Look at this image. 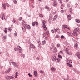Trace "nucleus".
I'll return each instance as SVG.
<instances>
[{"label": "nucleus", "mask_w": 80, "mask_h": 80, "mask_svg": "<svg viewBox=\"0 0 80 80\" xmlns=\"http://www.w3.org/2000/svg\"><path fill=\"white\" fill-rule=\"evenodd\" d=\"M80 28H78L73 30V33L69 32H68V34L69 35H73L74 36H77V35H78V33H77V32H80Z\"/></svg>", "instance_id": "obj_1"}, {"label": "nucleus", "mask_w": 80, "mask_h": 80, "mask_svg": "<svg viewBox=\"0 0 80 80\" xmlns=\"http://www.w3.org/2000/svg\"><path fill=\"white\" fill-rule=\"evenodd\" d=\"M12 64L14 65V66L16 67H17V68H18V65L17 64V63L14 62L12 60H10Z\"/></svg>", "instance_id": "obj_2"}, {"label": "nucleus", "mask_w": 80, "mask_h": 80, "mask_svg": "<svg viewBox=\"0 0 80 80\" xmlns=\"http://www.w3.org/2000/svg\"><path fill=\"white\" fill-rule=\"evenodd\" d=\"M23 27H24V28H25L26 29L27 28H28V29L29 30H30V26L29 25H27V24H24L23 25Z\"/></svg>", "instance_id": "obj_3"}, {"label": "nucleus", "mask_w": 80, "mask_h": 80, "mask_svg": "<svg viewBox=\"0 0 80 80\" xmlns=\"http://www.w3.org/2000/svg\"><path fill=\"white\" fill-rule=\"evenodd\" d=\"M52 61L54 62H55L56 60H57V57H56V56L55 55V54H53L52 56Z\"/></svg>", "instance_id": "obj_4"}, {"label": "nucleus", "mask_w": 80, "mask_h": 80, "mask_svg": "<svg viewBox=\"0 0 80 80\" xmlns=\"http://www.w3.org/2000/svg\"><path fill=\"white\" fill-rule=\"evenodd\" d=\"M30 48H35V46L33 44H31L30 46Z\"/></svg>", "instance_id": "obj_5"}, {"label": "nucleus", "mask_w": 80, "mask_h": 80, "mask_svg": "<svg viewBox=\"0 0 80 80\" xmlns=\"http://www.w3.org/2000/svg\"><path fill=\"white\" fill-rule=\"evenodd\" d=\"M63 28H67L68 29H69V30H70V28H69V27H68L67 26V25H63Z\"/></svg>", "instance_id": "obj_6"}, {"label": "nucleus", "mask_w": 80, "mask_h": 80, "mask_svg": "<svg viewBox=\"0 0 80 80\" xmlns=\"http://www.w3.org/2000/svg\"><path fill=\"white\" fill-rule=\"evenodd\" d=\"M10 70H11V69L10 68H9L8 69V70H6L5 72V73H9L10 72Z\"/></svg>", "instance_id": "obj_7"}, {"label": "nucleus", "mask_w": 80, "mask_h": 80, "mask_svg": "<svg viewBox=\"0 0 80 80\" xmlns=\"http://www.w3.org/2000/svg\"><path fill=\"white\" fill-rule=\"evenodd\" d=\"M51 71L52 72H55L56 70V69L55 68L52 67L51 68Z\"/></svg>", "instance_id": "obj_8"}, {"label": "nucleus", "mask_w": 80, "mask_h": 80, "mask_svg": "<svg viewBox=\"0 0 80 80\" xmlns=\"http://www.w3.org/2000/svg\"><path fill=\"white\" fill-rule=\"evenodd\" d=\"M5 78L6 80H10V76H5Z\"/></svg>", "instance_id": "obj_9"}, {"label": "nucleus", "mask_w": 80, "mask_h": 80, "mask_svg": "<svg viewBox=\"0 0 80 80\" xmlns=\"http://www.w3.org/2000/svg\"><path fill=\"white\" fill-rule=\"evenodd\" d=\"M68 18V20H71V15H69L67 16Z\"/></svg>", "instance_id": "obj_10"}, {"label": "nucleus", "mask_w": 80, "mask_h": 80, "mask_svg": "<svg viewBox=\"0 0 80 80\" xmlns=\"http://www.w3.org/2000/svg\"><path fill=\"white\" fill-rule=\"evenodd\" d=\"M72 10L73 9H72V8H70L69 10V13H71V14H72L73 13Z\"/></svg>", "instance_id": "obj_11"}, {"label": "nucleus", "mask_w": 80, "mask_h": 80, "mask_svg": "<svg viewBox=\"0 0 80 80\" xmlns=\"http://www.w3.org/2000/svg\"><path fill=\"white\" fill-rule=\"evenodd\" d=\"M57 51V48L56 47H55L53 50V51L54 53H56Z\"/></svg>", "instance_id": "obj_12"}, {"label": "nucleus", "mask_w": 80, "mask_h": 80, "mask_svg": "<svg viewBox=\"0 0 80 80\" xmlns=\"http://www.w3.org/2000/svg\"><path fill=\"white\" fill-rule=\"evenodd\" d=\"M67 54L68 55H72V54H73V53H72V52H68L67 53Z\"/></svg>", "instance_id": "obj_13"}, {"label": "nucleus", "mask_w": 80, "mask_h": 80, "mask_svg": "<svg viewBox=\"0 0 80 80\" xmlns=\"http://www.w3.org/2000/svg\"><path fill=\"white\" fill-rule=\"evenodd\" d=\"M1 18L2 20H5V15H4V14H3L2 17H1Z\"/></svg>", "instance_id": "obj_14"}, {"label": "nucleus", "mask_w": 80, "mask_h": 80, "mask_svg": "<svg viewBox=\"0 0 80 80\" xmlns=\"http://www.w3.org/2000/svg\"><path fill=\"white\" fill-rule=\"evenodd\" d=\"M58 29H59V28H54V32L56 33L57 32V31H58Z\"/></svg>", "instance_id": "obj_15"}, {"label": "nucleus", "mask_w": 80, "mask_h": 80, "mask_svg": "<svg viewBox=\"0 0 80 80\" xmlns=\"http://www.w3.org/2000/svg\"><path fill=\"white\" fill-rule=\"evenodd\" d=\"M2 6L3 7L4 9V10H5V9H6V4L5 3L3 4L2 5Z\"/></svg>", "instance_id": "obj_16"}, {"label": "nucleus", "mask_w": 80, "mask_h": 80, "mask_svg": "<svg viewBox=\"0 0 80 80\" xmlns=\"http://www.w3.org/2000/svg\"><path fill=\"white\" fill-rule=\"evenodd\" d=\"M42 27L44 28V30H47V27H46V26L45 25H43L42 26Z\"/></svg>", "instance_id": "obj_17"}, {"label": "nucleus", "mask_w": 80, "mask_h": 80, "mask_svg": "<svg viewBox=\"0 0 80 80\" xmlns=\"http://www.w3.org/2000/svg\"><path fill=\"white\" fill-rule=\"evenodd\" d=\"M46 43V41L45 40L43 41L42 42V45H45Z\"/></svg>", "instance_id": "obj_18"}, {"label": "nucleus", "mask_w": 80, "mask_h": 80, "mask_svg": "<svg viewBox=\"0 0 80 80\" xmlns=\"http://www.w3.org/2000/svg\"><path fill=\"white\" fill-rule=\"evenodd\" d=\"M13 78H14V76H13V75H12L9 76L10 80V79H13Z\"/></svg>", "instance_id": "obj_19"}, {"label": "nucleus", "mask_w": 80, "mask_h": 80, "mask_svg": "<svg viewBox=\"0 0 80 80\" xmlns=\"http://www.w3.org/2000/svg\"><path fill=\"white\" fill-rule=\"evenodd\" d=\"M21 57H23V58H25V55L23 54H21Z\"/></svg>", "instance_id": "obj_20"}, {"label": "nucleus", "mask_w": 80, "mask_h": 80, "mask_svg": "<svg viewBox=\"0 0 80 80\" xmlns=\"http://www.w3.org/2000/svg\"><path fill=\"white\" fill-rule=\"evenodd\" d=\"M76 23H80V21L78 20V19H76Z\"/></svg>", "instance_id": "obj_21"}, {"label": "nucleus", "mask_w": 80, "mask_h": 80, "mask_svg": "<svg viewBox=\"0 0 80 80\" xmlns=\"http://www.w3.org/2000/svg\"><path fill=\"white\" fill-rule=\"evenodd\" d=\"M45 9H47L48 10H50V8L49 7H48V6H46L45 7Z\"/></svg>", "instance_id": "obj_22"}, {"label": "nucleus", "mask_w": 80, "mask_h": 80, "mask_svg": "<svg viewBox=\"0 0 80 80\" xmlns=\"http://www.w3.org/2000/svg\"><path fill=\"white\" fill-rule=\"evenodd\" d=\"M18 50H19V53H22V50L21 49H19Z\"/></svg>", "instance_id": "obj_23"}, {"label": "nucleus", "mask_w": 80, "mask_h": 80, "mask_svg": "<svg viewBox=\"0 0 80 80\" xmlns=\"http://www.w3.org/2000/svg\"><path fill=\"white\" fill-rule=\"evenodd\" d=\"M34 74L35 76V77H37V71H34Z\"/></svg>", "instance_id": "obj_24"}, {"label": "nucleus", "mask_w": 80, "mask_h": 80, "mask_svg": "<svg viewBox=\"0 0 80 80\" xmlns=\"http://www.w3.org/2000/svg\"><path fill=\"white\" fill-rule=\"evenodd\" d=\"M65 50L66 52V53H67L68 52H69V49H68L66 48L65 49Z\"/></svg>", "instance_id": "obj_25"}, {"label": "nucleus", "mask_w": 80, "mask_h": 80, "mask_svg": "<svg viewBox=\"0 0 80 80\" xmlns=\"http://www.w3.org/2000/svg\"><path fill=\"white\" fill-rule=\"evenodd\" d=\"M46 23V21L45 20L42 21V24L43 25H45V23Z\"/></svg>", "instance_id": "obj_26"}, {"label": "nucleus", "mask_w": 80, "mask_h": 80, "mask_svg": "<svg viewBox=\"0 0 80 80\" xmlns=\"http://www.w3.org/2000/svg\"><path fill=\"white\" fill-rule=\"evenodd\" d=\"M55 38H60V36L58 35H57L56 36Z\"/></svg>", "instance_id": "obj_27"}, {"label": "nucleus", "mask_w": 80, "mask_h": 80, "mask_svg": "<svg viewBox=\"0 0 80 80\" xmlns=\"http://www.w3.org/2000/svg\"><path fill=\"white\" fill-rule=\"evenodd\" d=\"M57 2H54L53 4V5L54 6V7H56V6H57Z\"/></svg>", "instance_id": "obj_28"}, {"label": "nucleus", "mask_w": 80, "mask_h": 80, "mask_svg": "<svg viewBox=\"0 0 80 80\" xmlns=\"http://www.w3.org/2000/svg\"><path fill=\"white\" fill-rule=\"evenodd\" d=\"M67 65L69 67H71L72 66V64H70L69 63H68L67 64Z\"/></svg>", "instance_id": "obj_29"}, {"label": "nucleus", "mask_w": 80, "mask_h": 80, "mask_svg": "<svg viewBox=\"0 0 80 80\" xmlns=\"http://www.w3.org/2000/svg\"><path fill=\"white\" fill-rule=\"evenodd\" d=\"M22 18L21 17H19V18L18 20L19 21H22Z\"/></svg>", "instance_id": "obj_30"}, {"label": "nucleus", "mask_w": 80, "mask_h": 80, "mask_svg": "<svg viewBox=\"0 0 80 80\" xmlns=\"http://www.w3.org/2000/svg\"><path fill=\"white\" fill-rule=\"evenodd\" d=\"M39 16L40 18H43V15L41 14H39Z\"/></svg>", "instance_id": "obj_31"}, {"label": "nucleus", "mask_w": 80, "mask_h": 80, "mask_svg": "<svg viewBox=\"0 0 80 80\" xmlns=\"http://www.w3.org/2000/svg\"><path fill=\"white\" fill-rule=\"evenodd\" d=\"M46 33L47 35H48V34H49V31L48 30L46 31Z\"/></svg>", "instance_id": "obj_32"}, {"label": "nucleus", "mask_w": 80, "mask_h": 80, "mask_svg": "<svg viewBox=\"0 0 80 80\" xmlns=\"http://www.w3.org/2000/svg\"><path fill=\"white\" fill-rule=\"evenodd\" d=\"M74 47H76V48H77V47H78V44L77 43H76L75 45H74Z\"/></svg>", "instance_id": "obj_33"}, {"label": "nucleus", "mask_w": 80, "mask_h": 80, "mask_svg": "<svg viewBox=\"0 0 80 80\" xmlns=\"http://www.w3.org/2000/svg\"><path fill=\"white\" fill-rule=\"evenodd\" d=\"M25 21H22V25L23 26L25 25Z\"/></svg>", "instance_id": "obj_34"}, {"label": "nucleus", "mask_w": 80, "mask_h": 80, "mask_svg": "<svg viewBox=\"0 0 80 80\" xmlns=\"http://www.w3.org/2000/svg\"><path fill=\"white\" fill-rule=\"evenodd\" d=\"M58 57L59 58H61V59L62 58V57L61 56V55H58Z\"/></svg>", "instance_id": "obj_35"}, {"label": "nucleus", "mask_w": 80, "mask_h": 80, "mask_svg": "<svg viewBox=\"0 0 80 80\" xmlns=\"http://www.w3.org/2000/svg\"><path fill=\"white\" fill-rule=\"evenodd\" d=\"M68 62L69 63H71L72 62V61L71 60H69V61H68Z\"/></svg>", "instance_id": "obj_36"}, {"label": "nucleus", "mask_w": 80, "mask_h": 80, "mask_svg": "<svg viewBox=\"0 0 80 80\" xmlns=\"http://www.w3.org/2000/svg\"><path fill=\"white\" fill-rule=\"evenodd\" d=\"M17 48H18V50H19V49H21V47H20L19 46H18L17 47Z\"/></svg>", "instance_id": "obj_37"}, {"label": "nucleus", "mask_w": 80, "mask_h": 80, "mask_svg": "<svg viewBox=\"0 0 80 80\" xmlns=\"http://www.w3.org/2000/svg\"><path fill=\"white\" fill-rule=\"evenodd\" d=\"M14 36H15V37H17V33L15 32L14 34Z\"/></svg>", "instance_id": "obj_38"}, {"label": "nucleus", "mask_w": 80, "mask_h": 80, "mask_svg": "<svg viewBox=\"0 0 80 80\" xmlns=\"http://www.w3.org/2000/svg\"><path fill=\"white\" fill-rule=\"evenodd\" d=\"M5 30H4V32L5 33H7V28H5Z\"/></svg>", "instance_id": "obj_39"}, {"label": "nucleus", "mask_w": 80, "mask_h": 80, "mask_svg": "<svg viewBox=\"0 0 80 80\" xmlns=\"http://www.w3.org/2000/svg\"><path fill=\"white\" fill-rule=\"evenodd\" d=\"M60 46V44H58L57 45V48H59V47Z\"/></svg>", "instance_id": "obj_40"}, {"label": "nucleus", "mask_w": 80, "mask_h": 80, "mask_svg": "<svg viewBox=\"0 0 80 80\" xmlns=\"http://www.w3.org/2000/svg\"><path fill=\"white\" fill-rule=\"evenodd\" d=\"M40 58L39 57H37L36 58V60H40Z\"/></svg>", "instance_id": "obj_41"}, {"label": "nucleus", "mask_w": 80, "mask_h": 80, "mask_svg": "<svg viewBox=\"0 0 80 80\" xmlns=\"http://www.w3.org/2000/svg\"><path fill=\"white\" fill-rule=\"evenodd\" d=\"M35 23L37 27H38V22H35Z\"/></svg>", "instance_id": "obj_42"}, {"label": "nucleus", "mask_w": 80, "mask_h": 80, "mask_svg": "<svg viewBox=\"0 0 80 80\" xmlns=\"http://www.w3.org/2000/svg\"><path fill=\"white\" fill-rule=\"evenodd\" d=\"M32 26H35V22H32Z\"/></svg>", "instance_id": "obj_43"}, {"label": "nucleus", "mask_w": 80, "mask_h": 80, "mask_svg": "<svg viewBox=\"0 0 80 80\" xmlns=\"http://www.w3.org/2000/svg\"><path fill=\"white\" fill-rule=\"evenodd\" d=\"M67 6L69 8L70 7V4L69 3H68L67 5Z\"/></svg>", "instance_id": "obj_44"}, {"label": "nucleus", "mask_w": 80, "mask_h": 80, "mask_svg": "<svg viewBox=\"0 0 80 80\" xmlns=\"http://www.w3.org/2000/svg\"><path fill=\"white\" fill-rule=\"evenodd\" d=\"M4 39H7V36H3Z\"/></svg>", "instance_id": "obj_45"}, {"label": "nucleus", "mask_w": 80, "mask_h": 80, "mask_svg": "<svg viewBox=\"0 0 80 80\" xmlns=\"http://www.w3.org/2000/svg\"><path fill=\"white\" fill-rule=\"evenodd\" d=\"M54 18L56 19V18H58V16L57 15H55L54 16Z\"/></svg>", "instance_id": "obj_46"}, {"label": "nucleus", "mask_w": 80, "mask_h": 80, "mask_svg": "<svg viewBox=\"0 0 80 80\" xmlns=\"http://www.w3.org/2000/svg\"><path fill=\"white\" fill-rule=\"evenodd\" d=\"M14 50H15V51H16V52H17V51L18 50V49L17 48H14Z\"/></svg>", "instance_id": "obj_47"}, {"label": "nucleus", "mask_w": 80, "mask_h": 80, "mask_svg": "<svg viewBox=\"0 0 80 80\" xmlns=\"http://www.w3.org/2000/svg\"><path fill=\"white\" fill-rule=\"evenodd\" d=\"M5 4L6 6H7V7H9L10 5H9V4L7 3H5Z\"/></svg>", "instance_id": "obj_48"}, {"label": "nucleus", "mask_w": 80, "mask_h": 80, "mask_svg": "<svg viewBox=\"0 0 80 80\" xmlns=\"http://www.w3.org/2000/svg\"><path fill=\"white\" fill-rule=\"evenodd\" d=\"M18 72H16L15 73V75L16 76H18Z\"/></svg>", "instance_id": "obj_49"}, {"label": "nucleus", "mask_w": 80, "mask_h": 80, "mask_svg": "<svg viewBox=\"0 0 80 80\" xmlns=\"http://www.w3.org/2000/svg\"><path fill=\"white\" fill-rule=\"evenodd\" d=\"M45 36H46V34H45L43 33V37L44 38V37H45Z\"/></svg>", "instance_id": "obj_50"}, {"label": "nucleus", "mask_w": 80, "mask_h": 80, "mask_svg": "<svg viewBox=\"0 0 80 80\" xmlns=\"http://www.w3.org/2000/svg\"><path fill=\"white\" fill-rule=\"evenodd\" d=\"M64 38V36L62 35L61 37V39H63V38Z\"/></svg>", "instance_id": "obj_51"}, {"label": "nucleus", "mask_w": 80, "mask_h": 80, "mask_svg": "<svg viewBox=\"0 0 80 80\" xmlns=\"http://www.w3.org/2000/svg\"><path fill=\"white\" fill-rule=\"evenodd\" d=\"M8 30H9V31H10V32L11 31V30H12V29H11L10 28H8Z\"/></svg>", "instance_id": "obj_52"}, {"label": "nucleus", "mask_w": 80, "mask_h": 80, "mask_svg": "<svg viewBox=\"0 0 80 80\" xmlns=\"http://www.w3.org/2000/svg\"><path fill=\"white\" fill-rule=\"evenodd\" d=\"M57 62H60V59L58 58L57 59Z\"/></svg>", "instance_id": "obj_53"}, {"label": "nucleus", "mask_w": 80, "mask_h": 80, "mask_svg": "<svg viewBox=\"0 0 80 80\" xmlns=\"http://www.w3.org/2000/svg\"><path fill=\"white\" fill-rule=\"evenodd\" d=\"M13 2L14 3H17V1L15 0H14Z\"/></svg>", "instance_id": "obj_54"}, {"label": "nucleus", "mask_w": 80, "mask_h": 80, "mask_svg": "<svg viewBox=\"0 0 80 80\" xmlns=\"http://www.w3.org/2000/svg\"><path fill=\"white\" fill-rule=\"evenodd\" d=\"M52 1H53V2H54L57 3V1L56 0H52Z\"/></svg>", "instance_id": "obj_55"}, {"label": "nucleus", "mask_w": 80, "mask_h": 80, "mask_svg": "<svg viewBox=\"0 0 80 80\" xmlns=\"http://www.w3.org/2000/svg\"><path fill=\"white\" fill-rule=\"evenodd\" d=\"M61 13H63V10L62 9L61 11H60Z\"/></svg>", "instance_id": "obj_56"}, {"label": "nucleus", "mask_w": 80, "mask_h": 80, "mask_svg": "<svg viewBox=\"0 0 80 80\" xmlns=\"http://www.w3.org/2000/svg\"><path fill=\"white\" fill-rule=\"evenodd\" d=\"M59 1V3H62V0H60Z\"/></svg>", "instance_id": "obj_57"}, {"label": "nucleus", "mask_w": 80, "mask_h": 80, "mask_svg": "<svg viewBox=\"0 0 80 80\" xmlns=\"http://www.w3.org/2000/svg\"><path fill=\"white\" fill-rule=\"evenodd\" d=\"M59 53H60V54H62L63 52H62L61 51H60L59 52Z\"/></svg>", "instance_id": "obj_58"}, {"label": "nucleus", "mask_w": 80, "mask_h": 80, "mask_svg": "<svg viewBox=\"0 0 80 80\" xmlns=\"http://www.w3.org/2000/svg\"><path fill=\"white\" fill-rule=\"evenodd\" d=\"M28 75L30 77H32V75H31L30 73H28Z\"/></svg>", "instance_id": "obj_59"}, {"label": "nucleus", "mask_w": 80, "mask_h": 80, "mask_svg": "<svg viewBox=\"0 0 80 80\" xmlns=\"http://www.w3.org/2000/svg\"><path fill=\"white\" fill-rule=\"evenodd\" d=\"M40 73H41L43 74V71L42 70H41L40 71Z\"/></svg>", "instance_id": "obj_60"}, {"label": "nucleus", "mask_w": 80, "mask_h": 80, "mask_svg": "<svg viewBox=\"0 0 80 80\" xmlns=\"http://www.w3.org/2000/svg\"><path fill=\"white\" fill-rule=\"evenodd\" d=\"M40 46H41V45L40 44V43H38V47H40Z\"/></svg>", "instance_id": "obj_61"}, {"label": "nucleus", "mask_w": 80, "mask_h": 80, "mask_svg": "<svg viewBox=\"0 0 80 80\" xmlns=\"http://www.w3.org/2000/svg\"><path fill=\"white\" fill-rule=\"evenodd\" d=\"M15 21H16L15 20L13 19L12 22H13V23H15Z\"/></svg>", "instance_id": "obj_62"}, {"label": "nucleus", "mask_w": 80, "mask_h": 80, "mask_svg": "<svg viewBox=\"0 0 80 80\" xmlns=\"http://www.w3.org/2000/svg\"><path fill=\"white\" fill-rule=\"evenodd\" d=\"M52 32V33H54V32H55V31H54V30H51Z\"/></svg>", "instance_id": "obj_63"}, {"label": "nucleus", "mask_w": 80, "mask_h": 80, "mask_svg": "<svg viewBox=\"0 0 80 80\" xmlns=\"http://www.w3.org/2000/svg\"><path fill=\"white\" fill-rule=\"evenodd\" d=\"M22 30L23 32H25V29L24 28H22Z\"/></svg>", "instance_id": "obj_64"}]
</instances>
